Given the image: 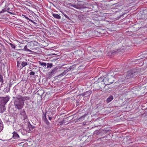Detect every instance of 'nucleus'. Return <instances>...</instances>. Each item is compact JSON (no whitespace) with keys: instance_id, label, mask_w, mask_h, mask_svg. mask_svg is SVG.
I'll use <instances>...</instances> for the list:
<instances>
[{"instance_id":"28","label":"nucleus","mask_w":147,"mask_h":147,"mask_svg":"<svg viewBox=\"0 0 147 147\" xmlns=\"http://www.w3.org/2000/svg\"><path fill=\"white\" fill-rule=\"evenodd\" d=\"M70 69H67L66 71H67L66 72V71H64L61 74H66V73H67L68 71H69L70 70Z\"/></svg>"},{"instance_id":"13","label":"nucleus","mask_w":147,"mask_h":147,"mask_svg":"<svg viewBox=\"0 0 147 147\" xmlns=\"http://www.w3.org/2000/svg\"><path fill=\"white\" fill-rule=\"evenodd\" d=\"M52 16L55 18L59 20L61 18V17L58 14L56 13H53Z\"/></svg>"},{"instance_id":"9","label":"nucleus","mask_w":147,"mask_h":147,"mask_svg":"<svg viewBox=\"0 0 147 147\" xmlns=\"http://www.w3.org/2000/svg\"><path fill=\"white\" fill-rule=\"evenodd\" d=\"M6 49L4 46L1 43H0V52L2 53L6 51Z\"/></svg>"},{"instance_id":"3","label":"nucleus","mask_w":147,"mask_h":147,"mask_svg":"<svg viewBox=\"0 0 147 147\" xmlns=\"http://www.w3.org/2000/svg\"><path fill=\"white\" fill-rule=\"evenodd\" d=\"M14 105L16 109H21L23 108L24 105V102L19 100H15L14 102Z\"/></svg>"},{"instance_id":"34","label":"nucleus","mask_w":147,"mask_h":147,"mask_svg":"<svg viewBox=\"0 0 147 147\" xmlns=\"http://www.w3.org/2000/svg\"><path fill=\"white\" fill-rule=\"evenodd\" d=\"M48 119H49V120H51L52 119V117H49V118H48Z\"/></svg>"},{"instance_id":"32","label":"nucleus","mask_w":147,"mask_h":147,"mask_svg":"<svg viewBox=\"0 0 147 147\" xmlns=\"http://www.w3.org/2000/svg\"><path fill=\"white\" fill-rule=\"evenodd\" d=\"M10 9V8L8 7V8H7V9H6V10L7 11H8Z\"/></svg>"},{"instance_id":"4","label":"nucleus","mask_w":147,"mask_h":147,"mask_svg":"<svg viewBox=\"0 0 147 147\" xmlns=\"http://www.w3.org/2000/svg\"><path fill=\"white\" fill-rule=\"evenodd\" d=\"M143 70V69H138L137 68H132L127 72V74H134L136 73H140L141 72V70Z\"/></svg>"},{"instance_id":"16","label":"nucleus","mask_w":147,"mask_h":147,"mask_svg":"<svg viewBox=\"0 0 147 147\" xmlns=\"http://www.w3.org/2000/svg\"><path fill=\"white\" fill-rule=\"evenodd\" d=\"M113 99V97L112 96H109L107 99L106 101L107 103H109Z\"/></svg>"},{"instance_id":"33","label":"nucleus","mask_w":147,"mask_h":147,"mask_svg":"<svg viewBox=\"0 0 147 147\" xmlns=\"http://www.w3.org/2000/svg\"><path fill=\"white\" fill-rule=\"evenodd\" d=\"M29 74H34V73L32 71H31Z\"/></svg>"},{"instance_id":"19","label":"nucleus","mask_w":147,"mask_h":147,"mask_svg":"<svg viewBox=\"0 0 147 147\" xmlns=\"http://www.w3.org/2000/svg\"><path fill=\"white\" fill-rule=\"evenodd\" d=\"M22 50L23 51H27L31 52V51L30 50L27 49V45L25 46L24 48Z\"/></svg>"},{"instance_id":"12","label":"nucleus","mask_w":147,"mask_h":147,"mask_svg":"<svg viewBox=\"0 0 147 147\" xmlns=\"http://www.w3.org/2000/svg\"><path fill=\"white\" fill-rule=\"evenodd\" d=\"M13 137L14 139H18L19 138V136L17 132L14 131L13 132Z\"/></svg>"},{"instance_id":"30","label":"nucleus","mask_w":147,"mask_h":147,"mask_svg":"<svg viewBox=\"0 0 147 147\" xmlns=\"http://www.w3.org/2000/svg\"><path fill=\"white\" fill-rule=\"evenodd\" d=\"M137 0H131V3H134Z\"/></svg>"},{"instance_id":"23","label":"nucleus","mask_w":147,"mask_h":147,"mask_svg":"<svg viewBox=\"0 0 147 147\" xmlns=\"http://www.w3.org/2000/svg\"><path fill=\"white\" fill-rule=\"evenodd\" d=\"M45 119H45V122H46V124H47V125H49V121H48V120H47V119L46 118V116H45Z\"/></svg>"},{"instance_id":"22","label":"nucleus","mask_w":147,"mask_h":147,"mask_svg":"<svg viewBox=\"0 0 147 147\" xmlns=\"http://www.w3.org/2000/svg\"><path fill=\"white\" fill-rule=\"evenodd\" d=\"M24 16L25 18L27 20H28L31 22H33L34 23V24L36 23L35 22H33L32 20H31L29 18H28V17L24 15Z\"/></svg>"},{"instance_id":"14","label":"nucleus","mask_w":147,"mask_h":147,"mask_svg":"<svg viewBox=\"0 0 147 147\" xmlns=\"http://www.w3.org/2000/svg\"><path fill=\"white\" fill-rule=\"evenodd\" d=\"M39 64L41 66H42L43 67H46L47 64L45 62H40V61H39L38 62Z\"/></svg>"},{"instance_id":"39","label":"nucleus","mask_w":147,"mask_h":147,"mask_svg":"<svg viewBox=\"0 0 147 147\" xmlns=\"http://www.w3.org/2000/svg\"><path fill=\"white\" fill-rule=\"evenodd\" d=\"M51 54L52 55H55V54Z\"/></svg>"},{"instance_id":"7","label":"nucleus","mask_w":147,"mask_h":147,"mask_svg":"<svg viewBox=\"0 0 147 147\" xmlns=\"http://www.w3.org/2000/svg\"><path fill=\"white\" fill-rule=\"evenodd\" d=\"M119 52V50H117V51L113 50L112 51H111L109 53L108 55L109 56L114 55L118 53Z\"/></svg>"},{"instance_id":"5","label":"nucleus","mask_w":147,"mask_h":147,"mask_svg":"<svg viewBox=\"0 0 147 147\" xmlns=\"http://www.w3.org/2000/svg\"><path fill=\"white\" fill-rule=\"evenodd\" d=\"M20 118L22 120H25V119L27 118V117L26 115V113L24 111H21L20 113Z\"/></svg>"},{"instance_id":"31","label":"nucleus","mask_w":147,"mask_h":147,"mask_svg":"<svg viewBox=\"0 0 147 147\" xmlns=\"http://www.w3.org/2000/svg\"><path fill=\"white\" fill-rule=\"evenodd\" d=\"M125 14V13H123V14L121 15L119 17V18H120L122 16H123Z\"/></svg>"},{"instance_id":"24","label":"nucleus","mask_w":147,"mask_h":147,"mask_svg":"<svg viewBox=\"0 0 147 147\" xmlns=\"http://www.w3.org/2000/svg\"><path fill=\"white\" fill-rule=\"evenodd\" d=\"M3 82V77L1 74H0V82L2 83Z\"/></svg>"},{"instance_id":"41","label":"nucleus","mask_w":147,"mask_h":147,"mask_svg":"<svg viewBox=\"0 0 147 147\" xmlns=\"http://www.w3.org/2000/svg\"><path fill=\"white\" fill-rule=\"evenodd\" d=\"M31 75H34V74H30Z\"/></svg>"},{"instance_id":"25","label":"nucleus","mask_w":147,"mask_h":147,"mask_svg":"<svg viewBox=\"0 0 147 147\" xmlns=\"http://www.w3.org/2000/svg\"><path fill=\"white\" fill-rule=\"evenodd\" d=\"M64 16H65V17L67 19H68L69 20H71V19L67 15H66V14H65L64 13H63Z\"/></svg>"},{"instance_id":"18","label":"nucleus","mask_w":147,"mask_h":147,"mask_svg":"<svg viewBox=\"0 0 147 147\" xmlns=\"http://www.w3.org/2000/svg\"><path fill=\"white\" fill-rule=\"evenodd\" d=\"M47 66H46V68L47 69H50L53 66V64L52 63H48L47 64Z\"/></svg>"},{"instance_id":"38","label":"nucleus","mask_w":147,"mask_h":147,"mask_svg":"<svg viewBox=\"0 0 147 147\" xmlns=\"http://www.w3.org/2000/svg\"><path fill=\"white\" fill-rule=\"evenodd\" d=\"M3 111H2V110H1V113H3Z\"/></svg>"},{"instance_id":"29","label":"nucleus","mask_w":147,"mask_h":147,"mask_svg":"<svg viewBox=\"0 0 147 147\" xmlns=\"http://www.w3.org/2000/svg\"><path fill=\"white\" fill-rule=\"evenodd\" d=\"M64 123L63 121H60V122H59V124H60V125H62Z\"/></svg>"},{"instance_id":"8","label":"nucleus","mask_w":147,"mask_h":147,"mask_svg":"<svg viewBox=\"0 0 147 147\" xmlns=\"http://www.w3.org/2000/svg\"><path fill=\"white\" fill-rule=\"evenodd\" d=\"M126 82V81L125 80L124 77V78L120 79L119 80L118 83L120 85L121 84H124Z\"/></svg>"},{"instance_id":"6","label":"nucleus","mask_w":147,"mask_h":147,"mask_svg":"<svg viewBox=\"0 0 147 147\" xmlns=\"http://www.w3.org/2000/svg\"><path fill=\"white\" fill-rule=\"evenodd\" d=\"M69 5L73 7L74 8L79 9L81 8H82L84 7L83 6L80 7L79 6L80 5V3H78L77 4H72L71 3H70L69 4Z\"/></svg>"},{"instance_id":"11","label":"nucleus","mask_w":147,"mask_h":147,"mask_svg":"<svg viewBox=\"0 0 147 147\" xmlns=\"http://www.w3.org/2000/svg\"><path fill=\"white\" fill-rule=\"evenodd\" d=\"M30 98L28 96H23L22 98L20 99V101H22V102H24V101L26 100H30Z\"/></svg>"},{"instance_id":"10","label":"nucleus","mask_w":147,"mask_h":147,"mask_svg":"<svg viewBox=\"0 0 147 147\" xmlns=\"http://www.w3.org/2000/svg\"><path fill=\"white\" fill-rule=\"evenodd\" d=\"M59 70V68L58 67H55V68H53V69H52L50 73V74H53L54 73H56L57 72V71Z\"/></svg>"},{"instance_id":"40","label":"nucleus","mask_w":147,"mask_h":147,"mask_svg":"<svg viewBox=\"0 0 147 147\" xmlns=\"http://www.w3.org/2000/svg\"><path fill=\"white\" fill-rule=\"evenodd\" d=\"M86 0L88 1H90L91 0Z\"/></svg>"},{"instance_id":"27","label":"nucleus","mask_w":147,"mask_h":147,"mask_svg":"<svg viewBox=\"0 0 147 147\" xmlns=\"http://www.w3.org/2000/svg\"><path fill=\"white\" fill-rule=\"evenodd\" d=\"M114 5H115V7H116L115 9H119L118 7H119L120 6H118L117 5V3L114 4Z\"/></svg>"},{"instance_id":"35","label":"nucleus","mask_w":147,"mask_h":147,"mask_svg":"<svg viewBox=\"0 0 147 147\" xmlns=\"http://www.w3.org/2000/svg\"><path fill=\"white\" fill-rule=\"evenodd\" d=\"M2 129L1 128V126H0V132L1 131Z\"/></svg>"},{"instance_id":"36","label":"nucleus","mask_w":147,"mask_h":147,"mask_svg":"<svg viewBox=\"0 0 147 147\" xmlns=\"http://www.w3.org/2000/svg\"><path fill=\"white\" fill-rule=\"evenodd\" d=\"M1 64L2 65H4V63L2 64V63L1 62Z\"/></svg>"},{"instance_id":"20","label":"nucleus","mask_w":147,"mask_h":147,"mask_svg":"<svg viewBox=\"0 0 147 147\" xmlns=\"http://www.w3.org/2000/svg\"><path fill=\"white\" fill-rule=\"evenodd\" d=\"M23 96L21 95H18V96H17V97H16L15 100L20 101V100L22 99V98H23Z\"/></svg>"},{"instance_id":"21","label":"nucleus","mask_w":147,"mask_h":147,"mask_svg":"<svg viewBox=\"0 0 147 147\" xmlns=\"http://www.w3.org/2000/svg\"><path fill=\"white\" fill-rule=\"evenodd\" d=\"M9 44L11 46L12 48L15 49V48L16 47V46L14 44L11 43H9Z\"/></svg>"},{"instance_id":"2","label":"nucleus","mask_w":147,"mask_h":147,"mask_svg":"<svg viewBox=\"0 0 147 147\" xmlns=\"http://www.w3.org/2000/svg\"><path fill=\"white\" fill-rule=\"evenodd\" d=\"M9 99V96H7L5 97H0V106L1 107L4 108L5 105L7 103Z\"/></svg>"},{"instance_id":"26","label":"nucleus","mask_w":147,"mask_h":147,"mask_svg":"<svg viewBox=\"0 0 147 147\" xmlns=\"http://www.w3.org/2000/svg\"><path fill=\"white\" fill-rule=\"evenodd\" d=\"M6 9L4 8L2 9V10L0 12V13H2L5 12L6 11Z\"/></svg>"},{"instance_id":"37","label":"nucleus","mask_w":147,"mask_h":147,"mask_svg":"<svg viewBox=\"0 0 147 147\" xmlns=\"http://www.w3.org/2000/svg\"><path fill=\"white\" fill-rule=\"evenodd\" d=\"M63 74H60L59 75V76H61L62 75V76H63Z\"/></svg>"},{"instance_id":"17","label":"nucleus","mask_w":147,"mask_h":147,"mask_svg":"<svg viewBox=\"0 0 147 147\" xmlns=\"http://www.w3.org/2000/svg\"><path fill=\"white\" fill-rule=\"evenodd\" d=\"M133 76V74H127L126 75V77L125 78L126 79H130L131 77Z\"/></svg>"},{"instance_id":"1","label":"nucleus","mask_w":147,"mask_h":147,"mask_svg":"<svg viewBox=\"0 0 147 147\" xmlns=\"http://www.w3.org/2000/svg\"><path fill=\"white\" fill-rule=\"evenodd\" d=\"M27 61L24 58H21L17 59V66L22 68L28 65Z\"/></svg>"},{"instance_id":"15","label":"nucleus","mask_w":147,"mask_h":147,"mask_svg":"<svg viewBox=\"0 0 147 147\" xmlns=\"http://www.w3.org/2000/svg\"><path fill=\"white\" fill-rule=\"evenodd\" d=\"M91 91H86V92L84 93H83V96H88L90 95V94H91Z\"/></svg>"}]
</instances>
